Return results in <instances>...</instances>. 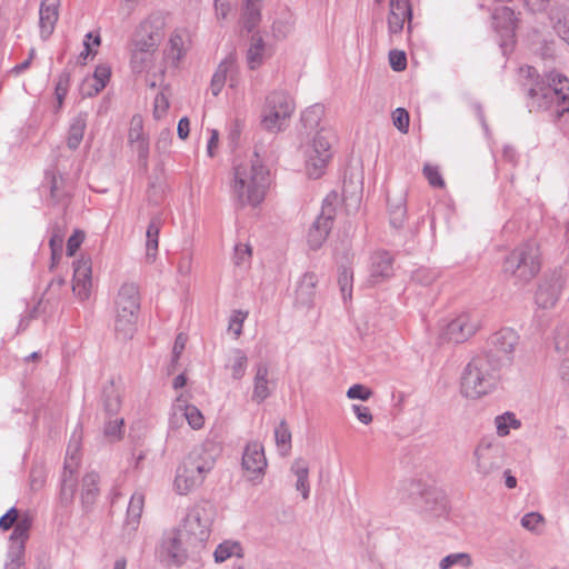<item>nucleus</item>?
I'll list each match as a JSON object with an SVG mask.
<instances>
[{"label": "nucleus", "mask_w": 569, "mask_h": 569, "mask_svg": "<svg viewBox=\"0 0 569 569\" xmlns=\"http://www.w3.org/2000/svg\"><path fill=\"white\" fill-rule=\"evenodd\" d=\"M142 139H147L143 132L142 118L140 116H133L130 121L128 141L129 143H133Z\"/></svg>", "instance_id": "52"}, {"label": "nucleus", "mask_w": 569, "mask_h": 569, "mask_svg": "<svg viewBox=\"0 0 569 569\" xmlns=\"http://www.w3.org/2000/svg\"><path fill=\"white\" fill-rule=\"evenodd\" d=\"M338 200L336 192L329 193L322 201L321 212L313 221L308 232V244L311 249H319L326 241L333 223L336 213L335 202Z\"/></svg>", "instance_id": "13"}, {"label": "nucleus", "mask_w": 569, "mask_h": 569, "mask_svg": "<svg viewBox=\"0 0 569 569\" xmlns=\"http://www.w3.org/2000/svg\"><path fill=\"white\" fill-rule=\"evenodd\" d=\"M91 262L89 259H80L73 262L72 290L80 300L89 298L91 289Z\"/></svg>", "instance_id": "21"}, {"label": "nucleus", "mask_w": 569, "mask_h": 569, "mask_svg": "<svg viewBox=\"0 0 569 569\" xmlns=\"http://www.w3.org/2000/svg\"><path fill=\"white\" fill-rule=\"evenodd\" d=\"M518 345L519 335L511 328H502L488 338L482 353L490 356L498 365L506 368L511 366Z\"/></svg>", "instance_id": "9"}, {"label": "nucleus", "mask_w": 569, "mask_h": 569, "mask_svg": "<svg viewBox=\"0 0 569 569\" xmlns=\"http://www.w3.org/2000/svg\"><path fill=\"white\" fill-rule=\"evenodd\" d=\"M81 431L76 430L69 440L63 470L78 471L80 465Z\"/></svg>", "instance_id": "33"}, {"label": "nucleus", "mask_w": 569, "mask_h": 569, "mask_svg": "<svg viewBox=\"0 0 569 569\" xmlns=\"http://www.w3.org/2000/svg\"><path fill=\"white\" fill-rule=\"evenodd\" d=\"M60 0H42L39 9L41 38L47 39L54 30L59 18Z\"/></svg>", "instance_id": "24"}, {"label": "nucleus", "mask_w": 569, "mask_h": 569, "mask_svg": "<svg viewBox=\"0 0 569 569\" xmlns=\"http://www.w3.org/2000/svg\"><path fill=\"white\" fill-rule=\"evenodd\" d=\"M137 313H119L114 317V333L118 340L127 341L131 339L137 329Z\"/></svg>", "instance_id": "27"}, {"label": "nucleus", "mask_w": 569, "mask_h": 569, "mask_svg": "<svg viewBox=\"0 0 569 569\" xmlns=\"http://www.w3.org/2000/svg\"><path fill=\"white\" fill-rule=\"evenodd\" d=\"M290 471L297 477L296 489L301 492V496L305 500L309 498L310 493V485H309V465L302 459H296L290 468Z\"/></svg>", "instance_id": "32"}, {"label": "nucleus", "mask_w": 569, "mask_h": 569, "mask_svg": "<svg viewBox=\"0 0 569 569\" xmlns=\"http://www.w3.org/2000/svg\"><path fill=\"white\" fill-rule=\"evenodd\" d=\"M563 288V280L560 274L553 273L545 277L536 292V303L542 309L556 306Z\"/></svg>", "instance_id": "16"}, {"label": "nucleus", "mask_w": 569, "mask_h": 569, "mask_svg": "<svg viewBox=\"0 0 569 569\" xmlns=\"http://www.w3.org/2000/svg\"><path fill=\"white\" fill-rule=\"evenodd\" d=\"M333 133L330 129L320 127L318 131L302 144L306 158V170L310 178L318 179L331 159Z\"/></svg>", "instance_id": "6"}, {"label": "nucleus", "mask_w": 569, "mask_h": 569, "mask_svg": "<svg viewBox=\"0 0 569 569\" xmlns=\"http://www.w3.org/2000/svg\"><path fill=\"white\" fill-rule=\"evenodd\" d=\"M162 226L160 216L151 218L146 231V258L149 262H153L159 246V233Z\"/></svg>", "instance_id": "28"}, {"label": "nucleus", "mask_w": 569, "mask_h": 569, "mask_svg": "<svg viewBox=\"0 0 569 569\" xmlns=\"http://www.w3.org/2000/svg\"><path fill=\"white\" fill-rule=\"evenodd\" d=\"M472 566V558L468 552H455L446 556L439 562L440 569H451L452 567L469 568Z\"/></svg>", "instance_id": "45"}, {"label": "nucleus", "mask_w": 569, "mask_h": 569, "mask_svg": "<svg viewBox=\"0 0 569 569\" xmlns=\"http://www.w3.org/2000/svg\"><path fill=\"white\" fill-rule=\"evenodd\" d=\"M523 86L528 87L529 106L536 110L553 109L558 117L569 111V80L556 72L540 77L533 67L519 69Z\"/></svg>", "instance_id": "1"}, {"label": "nucleus", "mask_w": 569, "mask_h": 569, "mask_svg": "<svg viewBox=\"0 0 569 569\" xmlns=\"http://www.w3.org/2000/svg\"><path fill=\"white\" fill-rule=\"evenodd\" d=\"M152 52L132 50L131 54V68L134 72H141L147 64L150 62Z\"/></svg>", "instance_id": "54"}, {"label": "nucleus", "mask_w": 569, "mask_h": 569, "mask_svg": "<svg viewBox=\"0 0 569 569\" xmlns=\"http://www.w3.org/2000/svg\"><path fill=\"white\" fill-rule=\"evenodd\" d=\"M262 0H247L243 13H242V24L243 28L248 31H252L258 23L260 22L261 14H260V3Z\"/></svg>", "instance_id": "38"}, {"label": "nucleus", "mask_w": 569, "mask_h": 569, "mask_svg": "<svg viewBox=\"0 0 569 569\" xmlns=\"http://www.w3.org/2000/svg\"><path fill=\"white\" fill-rule=\"evenodd\" d=\"M242 466L251 480L259 478L267 467L263 447L258 442L249 443L243 452Z\"/></svg>", "instance_id": "19"}, {"label": "nucleus", "mask_w": 569, "mask_h": 569, "mask_svg": "<svg viewBox=\"0 0 569 569\" xmlns=\"http://www.w3.org/2000/svg\"><path fill=\"white\" fill-rule=\"evenodd\" d=\"M77 472L63 470L60 481V500L68 506L73 501L77 487Z\"/></svg>", "instance_id": "37"}, {"label": "nucleus", "mask_w": 569, "mask_h": 569, "mask_svg": "<svg viewBox=\"0 0 569 569\" xmlns=\"http://www.w3.org/2000/svg\"><path fill=\"white\" fill-rule=\"evenodd\" d=\"M87 126V114H77L69 127L67 144L71 150H76L83 139L84 129Z\"/></svg>", "instance_id": "36"}, {"label": "nucleus", "mask_w": 569, "mask_h": 569, "mask_svg": "<svg viewBox=\"0 0 569 569\" xmlns=\"http://www.w3.org/2000/svg\"><path fill=\"white\" fill-rule=\"evenodd\" d=\"M373 392L368 387L356 383L351 386L347 391V397L349 399H359L362 401H367L372 397Z\"/></svg>", "instance_id": "59"}, {"label": "nucleus", "mask_w": 569, "mask_h": 569, "mask_svg": "<svg viewBox=\"0 0 569 569\" xmlns=\"http://www.w3.org/2000/svg\"><path fill=\"white\" fill-rule=\"evenodd\" d=\"M520 523L529 531H537L538 526L543 523V517L538 512H528L521 518Z\"/></svg>", "instance_id": "62"}, {"label": "nucleus", "mask_w": 569, "mask_h": 569, "mask_svg": "<svg viewBox=\"0 0 569 569\" xmlns=\"http://www.w3.org/2000/svg\"><path fill=\"white\" fill-rule=\"evenodd\" d=\"M325 113V108L321 104H313L307 108L301 116L303 127L309 130H319L321 119Z\"/></svg>", "instance_id": "44"}, {"label": "nucleus", "mask_w": 569, "mask_h": 569, "mask_svg": "<svg viewBox=\"0 0 569 569\" xmlns=\"http://www.w3.org/2000/svg\"><path fill=\"white\" fill-rule=\"evenodd\" d=\"M102 405L107 416L114 417L121 408V392L113 381L108 382L102 391Z\"/></svg>", "instance_id": "31"}, {"label": "nucleus", "mask_w": 569, "mask_h": 569, "mask_svg": "<svg viewBox=\"0 0 569 569\" xmlns=\"http://www.w3.org/2000/svg\"><path fill=\"white\" fill-rule=\"evenodd\" d=\"M263 52V39L261 37H252L251 44L247 51V63L251 70H256L262 64Z\"/></svg>", "instance_id": "41"}, {"label": "nucleus", "mask_w": 569, "mask_h": 569, "mask_svg": "<svg viewBox=\"0 0 569 569\" xmlns=\"http://www.w3.org/2000/svg\"><path fill=\"white\" fill-rule=\"evenodd\" d=\"M540 270V251L535 242H523L516 247L503 259L501 271L503 276L522 287L529 283Z\"/></svg>", "instance_id": "5"}, {"label": "nucleus", "mask_w": 569, "mask_h": 569, "mask_svg": "<svg viewBox=\"0 0 569 569\" xmlns=\"http://www.w3.org/2000/svg\"><path fill=\"white\" fill-rule=\"evenodd\" d=\"M268 373L269 368L267 363L260 362L257 365L253 379L252 400L258 403L264 401L270 396V389L268 387Z\"/></svg>", "instance_id": "29"}, {"label": "nucleus", "mask_w": 569, "mask_h": 569, "mask_svg": "<svg viewBox=\"0 0 569 569\" xmlns=\"http://www.w3.org/2000/svg\"><path fill=\"white\" fill-rule=\"evenodd\" d=\"M108 420L104 426V436L111 440L119 439L122 435L123 419L114 416H107Z\"/></svg>", "instance_id": "49"}, {"label": "nucleus", "mask_w": 569, "mask_h": 569, "mask_svg": "<svg viewBox=\"0 0 569 569\" xmlns=\"http://www.w3.org/2000/svg\"><path fill=\"white\" fill-rule=\"evenodd\" d=\"M517 18L515 12L509 7L497 8L492 16V23L497 32L501 37V48L503 53L507 51V47L512 42L516 29Z\"/></svg>", "instance_id": "17"}, {"label": "nucleus", "mask_w": 569, "mask_h": 569, "mask_svg": "<svg viewBox=\"0 0 569 569\" xmlns=\"http://www.w3.org/2000/svg\"><path fill=\"white\" fill-rule=\"evenodd\" d=\"M495 423L497 433L500 437L509 435L511 428L518 429L521 425L512 412H505L503 415L496 417Z\"/></svg>", "instance_id": "47"}, {"label": "nucleus", "mask_w": 569, "mask_h": 569, "mask_svg": "<svg viewBox=\"0 0 569 569\" xmlns=\"http://www.w3.org/2000/svg\"><path fill=\"white\" fill-rule=\"evenodd\" d=\"M84 232L82 230H74L73 233L69 237L67 241V254L69 257L74 256L77 250L80 248L81 243L84 240Z\"/></svg>", "instance_id": "63"}, {"label": "nucleus", "mask_w": 569, "mask_h": 569, "mask_svg": "<svg viewBox=\"0 0 569 569\" xmlns=\"http://www.w3.org/2000/svg\"><path fill=\"white\" fill-rule=\"evenodd\" d=\"M293 111L292 98L286 91L274 90L266 97L261 123L268 131H282L288 126Z\"/></svg>", "instance_id": "7"}, {"label": "nucleus", "mask_w": 569, "mask_h": 569, "mask_svg": "<svg viewBox=\"0 0 569 569\" xmlns=\"http://www.w3.org/2000/svg\"><path fill=\"white\" fill-rule=\"evenodd\" d=\"M33 519L30 515L20 517L19 510L16 507L10 508L3 516L0 517V529L8 531L13 528L10 535L11 552L19 555L24 552V546L29 539V531L32 527Z\"/></svg>", "instance_id": "10"}, {"label": "nucleus", "mask_w": 569, "mask_h": 569, "mask_svg": "<svg viewBox=\"0 0 569 569\" xmlns=\"http://www.w3.org/2000/svg\"><path fill=\"white\" fill-rule=\"evenodd\" d=\"M392 121L395 127L402 133L409 130V113L403 108H397L392 113Z\"/></svg>", "instance_id": "58"}, {"label": "nucleus", "mask_w": 569, "mask_h": 569, "mask_svg": "<svg viewBox=\"0 0 569 569\" xmlns=\"http://www.w3.org/2000/svg\"><path fill=\"white\" fill-rule=\"evenodd\" d=\"M162 22L159 18L150 17L140 24L134 40V50L153 52L162 40Z\"/></svg>", "instance_id": "15"}, {"label": "nucleus", "mask_w": 569, "mask_h": 569, "mask_svg": "<svg viewBox=\"0 0 569 569\" xmlns=\"http://www.w3.org/2000/svg\"><path fill=\"white\" fill-rule=\"evenodd\" d=\"M248 358L241 349H233L230 355L227 367L231 369V376L234 380H240L246 372Z\"/></svg>", "instance_id": "42"}, {"label": "nucleus", "mask_w": 569, "mask_h": 569, "mask_svg": "<svg viewBox=\"0 0 569 569\" xmlns=\"http://www.w3.org/2000/svg\"><path fill=\"white\" fill-rule=\"evenodd\" d=\"M269 187V171L259 154L236 162L230 183L231 197L241 207L260 204Z\"/></svg>", "instance_id": "2"}, {"label": "nucleus", "mask_w": 569, "mask_h": 569, "mask_svg": "<svg viewBox=\"0 0 569 569\" xmlns=\"http://www.w3.org/2000/svg\"><path fill=\"white\" fill-rule=\"evenodd\" d=\"M393 273L392 258L388 252H377L371 258L370 282L379 283Z\"/></svg>", "instance_id": "25"}, {"label": "nucleus", "mask_w": 569, "mask_h": 569, "mask_svg": "<svg viewBox=\"0 0 569 569\" xmlns=\"http://www.w3.org/2000/svg\"><path fill=\"white\" fill-rule=\"evenodd\" d=\"M318 277L315 272L308 271L302 274L297 283L295 302L302 308H310L316 297Z\"/></svg>", "instance_id": "23"}, {"label": "nucleus", "mask_w": 569, "mask_h": 569, "mask_svg": "<svg viewBox=\"0 0 569 569\" xmlns=\"http://www.w3.org/2000/svg\"><path fill=\"white\" fill-rule=\"evenodd\" d=\"M274 439L280 453L287 455L291 448V432L284 420H281L276 427Z\"/></svg>", "instance_id": "46"}, {"label": "nucleus", "mask_w": 569, "mask_h": 569, "mask_svg": "<svg viewBox=\"0 0 569 569\" xmlns=\"http://www.w3.org/2000/svg\"><path fill=\"white\" fill-rule=\"evenodd\" d=\"M503 369L490 356L478 353L466 365L461 379V395L469 399H479L490 393L500 380Z\"/></svg>", "instance_id": "4"}, {"label": "nucleus", "mask_w": 569, "mask_h": 569, "mask_svg": "<svg viewBox=\"0 0 569 569\" xmlns=\"http://www.w3.org/2000/svg\"><path fill=\"white\" fill-rule=\"evenodd\" d=\"M227 81H229V86L232 88L238 82L237 57L234 52H230L218 66L210 84L212 94L218 96Z\"/></svg>", "instance_id": "18"}, {"label": "nucleus", "mask_w": 569, "mask_h": 569, "mask_svg": "<svg viewBox=\"0 0 569 569\" xmlns=\"http://www.w3.org/2000/svg\"><path fill=\"white\" fill-rule=\"evenodd\" d=\"M99 475L91 471L84 475L81 485V502L84 508H89L96 500L99 488Z\"/></svg>", "instance_id": "35"}, {"label": "nucleus", "mask_w": 569, "mask_h": 569, "mask_svg": "<svg viewBox=\"0 0 569 569\" xmlns=\"http://www.w3.org/2000/svg\"><path fill=\"white\" fill-rule=\"evenodd\" d=\"M219 448L213 441L194 447L176 470L173 488L179 495H188L199 488L214 468Z\"/></svg>", "instance_id": "3"}, {"label": "nucleus", "mask_w": 569, "mask_h": 569, "mask_svg": "<svg viewBox=\"0 0 569 569\" xmlns=\"http://www.w3.org/2000/svg\"><path fill=\"white\" fill-rule=\"evenodd\" d=\"M555 345L558 350H567L569 348V328L562 326L557 329L555 336Z\"/></svg>", "instance_id": "64"}, {"label": "nucleus", "mask_w": 569, "mask_h": 569, "mask_svg": "<svg viewBox=\"0 0 569 569\" xmlns=\"http://www.w3.org/2000/svg\"><path fill=\"white\" fill-rule=\"evenodd\" d=\"M144 493L136 491L132 493L127 509L126 528L136 531L144 507Z\"/></svg>", "instance_id": "30"}, {"label": "nucleus", "mask_w": 569, "mask_h": 569, "mask_svg": "<svg viewBox=\"0 0 569 569\" xmlns=\"http://www.w3.org/2000/svg\"><path fill=\"white\" fill-rule=\"evenodd\" d=\"M169 44V54L173 60L179 61L186 52L183 36L180 32H173L170 37Z\"/></svg>", "instance_id": "51"}, {"label": "nucleus", "mask_w": 569, "mask_h": 569, "mask_svg": "<svg viewBox=\"0 0 569 569\" xmlns=\"http://www.w3.org/2000/svg\"><path fill=\"white\" fill-rule=\"evenodd\" d=\"M480 317L476 312H462L442 329L445 340L461 343L471 338L480 328Z\"/></svg>", "instance_id": "14"}, {"label": "nucleus", "mask_w": 569, "mask_h": 569, "mask_svg": "<svg viewBox=\"0 0 569 569\" xmlns=\"http://www.w3.org/2000/svg\"><path fill=\"white\" fill-rule=\"evenodd\" d=\"M548 18L555 33L569 44V8L552 7L548 11Z\"/></svg>", "instance_id": "26"}, {"label": "nucleus", "mask_w": 569, "mask_h": 569, "mask_svg": "<svg viewBox=\"0 0 569 569\" xmlns=\"http://www.w3.org/2000/svg\"><path fill=\"white\" fill-rule=\"evenodd\" d=\"M132 149L138 154V160L140 164L146 169L148 166V157H149V141L148 139H142L139 141H136L133 143H130Z\"/></svg>", "instance_id": "61"}, {"label": "nucleus", "mask_w": 569, "mask_h": 569, "mask_svg": "<svg viewBox=\"0 0 569 569\" xmlns=\"http://www.w3.org/2000/svg\"><path fill=\"white\" fill-rule=\"evenodd\" d=\"M44 180L49 186L50 198L53 202H60L67 196L64 188V178L56 170H46Z\"/></svg>", "instance_id": "34"}, {"label": "nucleus", "mask_w": 569, "mask_h": 569, "mask_svg": "<svg viewBox=\"0 0 569 569\" xmlns=\"http://www.w3.org/2000/svg\"><path fill=\"white\" fill-rule=\"evenodd\" d=\"M388 210L390 217V223L395 228H400L405 221L406 217V203L405 198L402 196L397 197L396 199L388 198Z\"/></svg>", "instance_id": "43"}, {"label": "nucleus", "mask_w": 569, "mask_h": 569, "mask_svg": "<svg viewBox=\"0 0 569 569\" xmlns=\"http://www.w3.org/2000/svg\"><path fill=\"white\" fill-rule=\"evenodd\" d=\"M111 70L108 66L100 64L96 68L92 79L87 80L90 89L86 91V94L93 96L99 93L106 86L110 78Z\"/></svg>", "instance_id": "40"}, {"label": "nucleus", "mask_w": 569, "mask_h": 569, "mask_svg": "<svg viewBox=\"0 0 569 569\" xmlns=\"http://www.w3.org/2000/svg\"><path fill=\"white\" fill-rule=\"evenodd\" d=\"M438 277V272L433 269L421 267L412 273V281L421 286L431 284Z\"/></svg>", "instance_id": "53"}, {"label": "nucleus", "mask_w": 569, "mask_h": 569, "mask_svg": "<svg viewBox=\"0 0 569 569\" xmlns=\"http://www.w3.org/2000/svg\"><path fill=\"white\" fill-rule=\"evenodd\" d=\"M408 18L406 17H401L395 12H389L387 22L390 36L400 34Z\"/></svg>", "instance_id": "60"}, {"label": "nucleus", "mask_w": 569, "mask_h": 569, "mask_svg": "<svg viewBox=\"0 0 569 569\" xmlns=\"http://www.w3.org/2000/svg\"><path fill=\"white\" fill-rule=\"evenodd\" d=\"M473 460L477 473L490 478L503 466V450L498 443L482 440L473 451Z\"/></svg>", "instance_id": "12"}, {"label": "nucleus", "mask_w": 569, "mask_h": 569, "mask_svg": "<svg viewBox=\"0 0 569 569\" xmlns=\"http://www.w3.org/2000/svg\"><path fill=\"white\" fill-rule=\"evenodd\" d=\"M352 278L353 273L349 268L343 267L340 269L338 284L343 300L350 299L352 296Z\"/></svg>", "instance_id": "48"}, {"label": "nucleus", "mask_w": 569, "mask_h": 569, "mask_svg": "<svg viewBox=\"0 0 569 569\" xmlns=\"http://www.w3.org/2000/svg\"><path fill=\"white\" fill-rule=\"evenodd\" d=\"M184 535L178 528L163 533L157 549V555L161 562L167 566H181L186 562L188 558L186 546H194V543L187 542Z\"/></svg>", "instance_id": "11"}, {"label": "nucleus", "mask_w": 569, "mask_h": 569, "mask_svg": "<svg viewBox=\"0 0 569 569\" xmlns=\"http://www.w3.org/2000/svg\"><path fill=\"white\" fill-rule=\"evenodd\" d=\"M214 518V508L209 502L193 506L184 517L182 523L177 527L183 531L187 542L202 545L210 535V527Z\"/></svg>", "instance_id": "8"}, {"label": "nucleus", "mask_w": 569, "mask_h": 569, "mask_svg": "<svg viewBox=\"0 0 569 569\" xmlns=\"http://www.w3.org/2000/svg\"><path fill=\"white\" fill-rule=\"evenodd\" d=\"M293 28V21L290 14L283 18L277 19L272 24V33L278 39L286 38Z\"/></svg>", "instance_id": "50"}, {"label": "nucleus", "mask_w": 569, "mask_h": 569, "mask_svg": "<svg viewBox=\"0 0 569 569\" xmlns=\"http://www.w3.org/2000/svg\"><path fill=\"white\" fill-rule=\"evenodd\" d=\"M390 11L395 12L401 17L408 18V22H411L412 19V10L411 6L409 3V0H390ZM408 29H410V24L408 26Z\"/></svg>", "instance_id": "56"}, {"label": "nucleus", "mask_w": 569, "mask_h": 569, "mask_svg": "<svg viewBox=\"0 0 569 569\" xmlns=\"http://www.w3.org/2000/svg\"><path fill=\"white\" fill-rule=\"evenodd\" d=\"M116 312L119 313H137L140 309L139 288L133 282L123 283L114 300Z\"/></svg>", "instance_id": "22"}, {"label": "nucleus", "mask_w": 569, "mask_h": 569, "mask_svg": "<svg viewBox=\"0 0 569 569\" xmlns=\"http://www.w3.org/2000/svg\"><path fill=\"white\" fill-rule=\"evenodd\" d=\"M214 561L218 563L224 562L231 557L242 558L243 549L237 541H223L216 548L213 552Z\"/></svg>", "instance_id": "39"}, {"label": "nucleus", "mask_w": 569, "mask_h": 569, "mask_svg": "<svg viewBox=\"0 0 569 569\" xmlns=\"http://www.w3.org/2000/svg\"><path fill=\"white\" fill-rule=\"evenodd\" d=\"M183 419L187 420L188 425L193 430L201 429L204 423V417L196 406L184 403L180 398H178L176 403L172 406L170 423L178 426Z\"/></svg>", "instance_id": "20"}, {"label": "nucleus", "mask_w": 569, "mask_h": 569, "mask_svg": "<svg viewBox=\"0 0 569 569\" xmlns=\"http://www.w3.org/2000/svg\"><path fill=\"white\" fill-rule=\"evenodd\" d=\"M70 76L67 72H63L59 76L58 81L56 83V98H57V110L62 107L63 99L68 92Z\"/></svg>", "instance_id": "55"}, {"label": "nucleus", "mask_w": 569, "mask_h": 569, "mask_svg": "<svg viewBox=\"0 0 569 569\" xmlns=\"http://www.w3.org/2000/svg\"><path fill=\"white\" fill-rule=\"evenodd\" d=\"M248 316V312H243L241 310H237L232 313L228 330L233 333L234 339H238L242 332V326Z\"/></svg>", "instance_id": "57"}]
</instances>
